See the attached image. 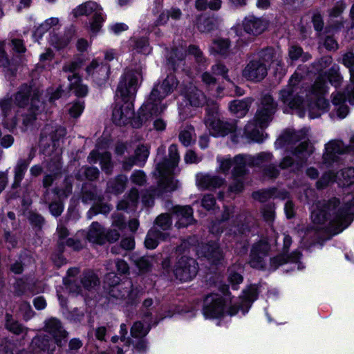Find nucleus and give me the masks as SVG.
I'll use <instances>...</instances> for the list:
<instances>
[{"label": "nucleus", "mask_w": 354, "mask_h": 354, "mask_svg": "<svg viewBox=\"0 0 354 354\" xmlns=\"http://www.w3.org/2000/svg\"><path fill=\"white\" fill-rule=\"evenodd\" d=\"M339 201L333 198L327 202H319L317 209L311 214L315 230H325L331 234H337L347 227L353 220L354 198L351 202L345 203L344 207H339Z\"/></svg>", "instance_id": "obj_1"}, {"label": "nucleus", "mask_w": 354, "mask_h": 354, "mask_svg": "<svg viewBox=\"0 0 354 354\" xmlns=\"http://www.w3.org/2000/svg\"><path fill=\"white\" fill-rule=\"evenodd\" d=\"M258 289L257 285L248 286L243 291V295L236 301L232 299L228 292H223L222 295H209L204 301L203 315L206 319H218L225 315L233 316L239 309L245 314L257 299Z\"/></svg>", "instance_id": "obj_2"}, {"label": "nucleus", "mask_w": 354, "mask_h": 354, "mask_svg": "<svg viewBox=\"0 0 354 354\" xmlns=\"http://www.w3.org/2000/svg\"><path fill=\"white\" fill-rule=\"evenodd\" d=\"M142 75L139 71L128 70L122 75L116 90V97L122 104L118 102L113 111L112 118L117 125H125L134 115L133 99L134 98Z\"/></svg>", "instance_id": "obj_3"}, {"label": "nucleus", "mask_w": 354, "mask_h": 354, "mask_svg": "<svg viewBox=\"0 0 354 354\" xmlns=\"http://www.w3.org/2000/svg\"><path fill=\"white\" fill-rule=\"evenodd\" d=\"M309 71L306 67H299L290 79L289 84L281 90L279 99L297 115L304 116L305 109L310 105V88L308 82L304 81L308 78Z\"/></svg>", "instance_id": "obj_4"}, {"label": "nucleus", "mask_w": 354, "mask_h": 354, "mask_svg": "<svg viewBox=\"0 0 354 354\" xmlns=\"http://www.w3.org/2000/svg\"><path fill=\"white\" fill-rule=\"evenodd\" d=\"M272 158L270 153L263 152L256 156L247 155H237L233 159L229 156H217L216 161L218 163L217 171L224 174H227L229 169L233 166V177L234 183L230 185L231 192H239L243 189V182L238 178L243 176L245 172V167L247 165H261Z\"/></svg>", "instance_id": "obj_5"}, {"label": "nucleus", "mask_w": 354, "mask_h": 354, "mask_svg": "<svg viewBox=\"0 0 354 354\" xmlns=\"http://www.w3.org/2000/svg\"><path fill=\"white\" fill-rule=\"evenodd\" d=\"M178 82L175 76L168 75L161 82L156 83L145 104L139 113V118L143 122L153 115H158L167 106V102L163 100L177 87Z\"/></svg>", "instance_id": "obj_6"}, {"label": "nucleus", "mask_w": 354, "mask_h": 354, "mask_svg": "<svg viewBox=\"0 0 354 354\" xmlns=\"http://www.w3.org/2000/svg\"><path fill=\"white\" fill-rule=\"evenodd\" d=\"M282 57L272 48H266L259 53L258 59L251 60L243 70V76L248 80L261 81L267 75L270 66L280 74L284 73Z\"/></svg>", "instance_id": "obj_7"}, {"label": "nucleus", "mask_w": 354, "mask_h": 354, "mask_svg": "<svg viewBox=\"0 0 354 354\" xmlns=\"http://www.w3.org/2000/svg\"><path fill=\"white\" fill-rule=\"evenodd\" d=\"M276 110V104L271 95L266 94L262 97L261 104L252 121L245 127V137L254 142H262L264 139L263 129L268 127Z\"/></svg>", "instance_id": "obj_8"}, {"label": "nucleus", "mask_w": 354, "mask_h": 354, "mask_svg": "<svg viewBox=\"0 0 354 354\" xmlns=\"http://www.w3.org/2000/svg\"><path fill=\"white\" fill-rule=\"evenodd\" d=\"M30 96H31V111L34 112V109H38L40 102L38 100V92L36 89H33L27 85L22 86L15 97V106H12L9 100H4L1 103V106L5 115V125L8 129H12L16 125V121L13 120L9 122L10 118L12 117V113H15L16 106L24 107L28 104Z\"/></svg>", "instance_id": "obj_9"}, {"label": "nucleus", "mask_w": 354, "mask_h": 354, "mask_svg": "<svg viewBox=\"0 0 354 354\" xmlns=\"http://www.w3.org/2000/svg\"><path fill=\"white\" fill-rule=\"evenodd\" d=\"M46 330L53 339L36 337L32 344L37 346L35 354H52L55 350V344L61 346L62 340L67 336L66 332L62 328L60 322L56 319H50L46 322Z\"/></svg>", "instance_id": "obj_10"}, {"label": "nucleus", "mask_w": 354, "mask_h": 354, "mask_svg": "<svg viewBox=\"0 0 354 354\" xmlns=\"http://www.w3.org/2000/svg\"><path fill=\"white\" fill-rule=\"evenodd\" d=\"M169 158L168 160L158 164L157 171L160 186L163 189L171 192L175 190L178 187L177 180L172 176L180 160L176 145H172L169 147Z\"/></svg>", "instance_id": "obj_11"}, {"label": "nucleus", "mask_w": 354, "mask_h": 354, "mask_svg": "<svg viewBox=\"0 0 354 354\" xmlns=\"http://www.w3.org/2000/svg\"><path fill=\"white\" fill-rule=\"evenodd\" d=\"M73 13L75 17L93 15L90 24V30L93 34L97 33L105 20V15L102 8L95 1H87L76 7Z\"/></svg>", "instance_id": "obj_12"}, {"label": "nucleus", "mask_w": 354, "mask_h": 354, "mask_svg": "<svg viewBox=\"0 0 354 354\" xmlns=\"http://www.w3.org/2000/svg\"><path fill=\"white\" fill-rule=\"evenodd\" d=\"M205 124L214 136H224L236 131V126L234 122H224L221 120L216 106H214L212 110H207Z\"/></svg>", "instance_id": "obj_13"}, {"label": "nucleus", "mask_w": 354, "mask_h": 354, "mask_svg": "<svg viewBox=\"0 0 354 354\" xmlns=\"http://www.w3.org/2000/svg\"><path fill=\"white\" fill-rule=\"evenodd\" d=\"M326 82L323 77H319L313 86H311V118L320 116L328 106L323 95L326 92Z\"/></svg>", "instance_id": "obj_14"}, {"label": "nucleus", "mask_w": 354, "mask_h": 354, "mask_svg": "<svg viewBox=\"0 0 354 354\" xmlns=\"http://www.w3.org/2000/svg\"><path fill=\"white\" fill-rule=\"evenodd\" d=\"M82 64L81 60H75L66 63L63 66V71L73 73L72 75L68 76V80L70 82V88L73 90L75 95L80 97H84L88 93L87 86L82 84L80 77L75 73Z\"/></svg>", "instance_id": "obj_15"}, {"label": "nucleus", "mask_w": 354, "mask_h": 354, "mask_svg": "<svg viewBox=\"0 0 354 354\" xmlns=\"http://www.w3.org/2000/svg\"><path fill=\"white\" fill-rule=\"evenodd\" d=\"M197 272L198 266L196 261L186 256L178 259L174 270L176 277L182 281L192 280L196 275Z\"/></svg>", "instance_id": "obj_16"}, {"label": "nucleus", "mask_w": 354, "mask_h": 354, "mask_svg": "<svg viewBox=\"0 0 354 354\" xmlns=\"http://www.w3.org/2000/svg\"><path fill=\"white\" fill-rule=\"evenodd\" d=\"M88 78L99 86L103 85L109 78L110 68L106 64L94 59L86 67Z\"/></svg>", "instance_id": "obj_17"}, {"label": "nucleus", "mask_w": 354, "mask_h": 354, "mask_svg": "<svg viewBox=\"0 0 354 354\" xmlns=\"http://www.w3.org/2000/svg\"><path fill=\"white\" fill-rule=\"evenodd\" d=\"M354 153V145L346 146L341 140H333L326 145L324 160L326 163L336 161L339 155Z\"/></svg>", "instance_id": "obj_18"}, {"label": "nucleus", "mask_w": 354, "mask_h": 354, "mask_svg": "<svg viewBox=\"0 0 354 354\" xmlns=\"http://www.w3.org/2000/svg\"><path fill=\"white\" fill-rule=\"evenodd\" d=\"M269 250V246L266 241H260L253 246L249 263L251 267L257 269H263L265 266V257Z\"/></svg>", "instance_id": "obj_19"}, {"label": "nucleus", "mask_w": 354, "mask_h": 354, "mask_svg": "<svg viewBox=\"0 0 354 354\" xmlns=\"http://www.w3.org/2000/svg\"><path fill=\"white\" fill-rule=\"evenodd\" d=\"M225 179L208 174H198L196 176V185L202 189L219 188L225 183Z\"/></svg>", "instance_id": "obj_20"}, {"label": "nucleus", "mask_w": 354, "mask_h": 354, "mask_svg": "<svg viewBox=\"0 0 354 354\" xmlns=\"http://www.w3.org/2000/svg\"><path fill=\"white\" fill-rule=\"evenodd\" d=\"M244 30L254 35L261 34L268 27L265 19L253 15L246 17L243 21Z\"/></svg>", "instance_id": "obj_21"}, {"label": "nucleus", "mask_w": 354, "mask_h": 354, "mask_svg": "<svg viewBox=\"0 0 354 354\" xmlns=\"http://www.w3.org/2000/svg\"><path fill=\"white\" fill-rule=\"evenodd\" d=\"M173 213L177 219L176 226L178 228L185 227L193 223V209L190 206H175Z\"/></svg>", "instance_id": "obj_22"}, {"label": "nucleus", "mask_w": 354, "mask_h": 354, "mask_svg": "<svg viewBox=\"0 0 354 354\" xmlns=\"http://www.w3.org/2000/svg\"><path fill=\"white\" fill-rule=\"evenodd\" d=\"M87 238L91 242L102 244L106 238L111 241L118 240L119 238V234L118 232H115L113 237H111L109 234L106 236L104 229L99 223H93L88 230Z\"/></svg>", "instance_id": "obj_23"}, {"label": "nucleus", "mask_w": 354, "mask_h": 354, "mask_svg": "<svg viewBox=\"0 0 354 354\" xmlns=\"http://www.w3.org/2000/svg\"><path fill=\"white\" fill-rule=\"evenodd\" d=\"M197 254L200 257L207 258L212 263H216L223 257V253L216 243L200 247L197 250Z\"/></svg>", "instance_id": "obj_24"}, {"label": "nucleus", "mask_w": 354, "mask_h": 354, "mask_svg": "<svg viewBox=\"0 0 354 354\" xmlns=\"http://www.w3.org/2000/svg\"><path fill=\"white\" fill-rule=\"evenodd\" d=\"M346 96L344 93L341 92H336L332 94V103L337 107V115L341 118H344L348 113V107L345 104L346 100L348 97H353V93L349 95L346 89ZM349 102V100H348Z\"/></svg>", "instance_id": "obj_25"}, {"label": "nucleus", "mask_w": 354, "mask_h": 354, "mask_svg": "<svg viewBox=\"0 0 354 354\" xmlns=\"http://www.w3.org/2000/svg\"><path fill=\"white\" fill-rule=\"evenodd\" d=\"M342 64L349 69L351 75V84L346 87L347 93L350 95L353 93V97H348L351 104H354V54L352 52H348L343 55Z\"/></svg>", "instance_id": "obj_26"}, {"label": "nucleus", "mask_w": 354, "mask_h": 354, "mask_svg": "<svg viewBox=\"0 0 354 354\" xmlns=\"http://www.w3.org/2000/svg\"><path fill=\"white\" fill-rule=\"evenodd\" d=\"M149 149L147 146L141 145L136 151V158H129L123 163V169L129 170L133 165H142L149 156Z\"/></svg>", "instance_id": "obj_27"}, {"label": "nucleus", "mask_w": 354, "mask_h": 354, "mask_svg": "<svg viewBox=\"0 0 354 354\" xmlns=\"http://www.w3.org/2000/svg\"><path fill=\"white\" fill-rule=\"evenodd\" d=\"M169 234L167 232H160L156 227H152L147 233L145 244L148 249H154L160 241L166 240Z\"/></svg>", "instance_id": "obj_28"}, {"label": "nucleus", "mask_w": 354, "mask_h": 354, "mask_svg": "<svg viewBox=\"0 0 354 354\" xmlns=\"http://www.w3.org/2000/svg\"><path fill=\"white\" fill-rule=\"evenodd\" d=\"M251 104L252 100L250 98L236 100L230 102L229 109L237 117L242 118L248 113Z\"/></svg>", "instance_id": "obj_29"}, {"label": "nucleus", "mask_w": 354, "mask_h": 354, "mask_svg": "<svg viewBox=\"0 0 354 354\" xmlns=\"http://www.w3.org/2000/svg\"><path fill=\"white\" fill-rule=\"evenodd\" d=\"M189 101L190 104L194 106H200L206 102V99L202 92L195 86H191L187 92L185 94Z\"/></svg>", "instance_id": "obj_30"}, {"label": "nucleus", "mask_w": 354, "mask_h": 354, "mask_svg": "<svg viewBox=\"0 0 354 354\" xmlns=\"http://www.w3.org/2000/svg\"><path fill=\"white\" fill-rule=\"evenodd\" d=\"M335 175L339 185L348 186L354 183V167L344 169Z\"/></svg>", "instance_id": "obj_31"}, {"label": "nucleus", "mask_w": 354, "mask_h": 354, "mask_svg": "<svg viewBox=\"0 0 354 354\" xmlns=\"http://www.w3.org/2000/svg\"><path fill=\"white\" fill-rule=\"evenodd\" d=\"M185 50L183 47L177 48L171 52L169 57V63L174 67V69L181 68L185 58Z\"/></svg>", "instance_id": "obj_32"}, {"label": "nucleus", "mask_w": 354, "mask_h": 354, "mask_svg": "<svg viewBox=\"0 0 354 354\" xmlns=\"http://www.w3.org/2000/svg\"><path fill=\"white\" fill-rule=\"evenodd\" d=\"M88 158L91 160V162H95L97 159H99L102 169L106 170V172L109 171L111 167V155L109 153L105 152L100 153L98 151L94 150L90 153Z\"/></svg>", "instance_id": "obj_33"}, {"label": "nucleus", "mask_w": 354, "mask_h": 354, "mask_svg": "<svg viewBox=\"0 0 354 354\" xmlns=\"http://www.w3.org/2000/svg\"><path fill=\"white\" fill-rule=\"evenodd\" d=\"M6 328L15 335L26 334L28 331L27 328L15 321L10 314L6 315Z\"/></svg>", "instance_id": "obj_34"}, {"label": "nucleus", "mask_w": 354, "mask_h": 354, "mask_svg": "<svg viewBox=\"0 0 354 354\" xmlns=\"http://www.w3.org/2000/svg\"><path fill=\"white\" fill-rule=\"evenodd\" d=\"M241 270L242 268L240 266H233L228 270V280L234 289H236V286L243 281Z\"/></svg>", "instance_id": "obj_35"}, {"label": "nucleus", "mask_w": 354, "mask_h": 354, "mask_svg": "<svg viewBox=\"0 0 354 354\" xmlns=\"http://www.w3.org/2000/svg\"><path fill=\"white\" fill-rule=\"evenodd\" d=\"M138 193L136 189H131L127 199L121 201L118 205V209H127L133 208L138 202Z\"/></svg>", "instance_id": "obj_36"}, {"label": "nucleus", "mask_w": 354, "mask_h": 354, "mask_svg": "<svg viewBox=\"0 0 354 354\" xmlns=\"http://www.w3.org/2000/svg\"><path fill=\"white\" fill-rule=\"evenodd\" d=\"M59 20L57 17H50L45 20L36 30V34L42 35L46 32L55 30L59 26Z\"/></svg>", "instance_id": "obj_37"}, {"label": "nucleus", "mask_w": 354, "mask_h": 354, "mask_svg": "<svg viewBox=\"0 0 354 354\" xmlns=\"http://www.w3.org/2000/svg\"><path fill=\"white\" fill-rule=\"evenodd\" d=\"M230 44L227 39H218L212 43L210 50L212 53L225 55L228 52Z\"/></svg>", "instance_id": "obj_38"}, {"label": "nucleus", "mask_w": 354, "mask_h": 354, "mask_svg": "<svg viewBox=\"0 0 354 354\" xmlns=\"http://www.w3.org/2000/svg\"><path fill=\"white\" fill-rule=\"evenodd\" d=\"M110 294L112 297L119 300H125L126 303L129 304V288H123L121 286H113L110 291Z\"/></svg>", "instance_id": "obj_39"}, {"label": "nucleus", "mask_w": 354, "mask_h": 354, "mask_svg": "<svg viewBox=\"0 0 354 354\" xmlns=\"http://www.w3.org/2000/svg\"><path fill=\"white\" fill-rule=\"evenodd\" d=\"M149 325L145 326L142 322H137L131 327V335L134 338H142L149 333Z\"/></svg>", "instance_id": "obj_40"}, {"label": "nucleus", "mask_w": 354, "mask_h": 354, "mask_svg": "<svg viewBox=\"0 0 354 354\" xmlns=\"http://www.w3.org/2000/svg\"><path fill=\"white\" fill-rule=\"evenodd\" d=\"M98 279L95 273L86 272L81 279L82 287L86 290H90L98 284Z\"/></svg>", "instance_id": "obj_41"}, {"label": "nucleus", "mask_w": 354, "mask_h": 354, "mask_svg": "<svg viewBox=\"0 0 354 354\" xmlns=\"http://www.w3.org/2000/svg\"><path fill=\"white\" fill-rule=\"evenodd\" d=\"M127 327L125 324H122L120 325V342L123 343V347L121 348L119 346H116L117 348V354H124L130 346V341L129 339L126 338L125 336L127 334Z\"/></svg>", "instance_id": "obj_42"}, {"label": "nucleus", "mask_w": 354, "mask_h": 354, "mask_svg": "<svg viewBox=\"0 0 354 354\" xmlns=\"http://www.w3.org/2000/svg\"><path fill=\"white\" fill-rule=\"evenodd\" d=\"M127 182V178L125 176L120 175L113 182H110L109 184V189L116 194L122 192Z\"/></svg>", "instance_id": "obj_43"}, {"label": "nucleus", "mask_w": 354, "mask_h": 354, "mask_svg": "<svg viewBox=\"0 0 354 354\" xmlns=\"http://www.w3.org/2000/svg\"><path fill=\"white\" fill-rule=\"evenodd\" d=\"M131 42L133 43V48L137 53H140L145 55H147L151 53V48L147 39L142 38L138 40L133 39Z\"/></svg>", "instance_id": "obj_44"}, {"label": "nucleus", "mask_w": 354, "mask_h": 354, "mask_svg": "<svg viewBox=\"0 0 354 354\" xmlns=\"http://www.w3.org/2000/svg\"><path fill=\"white\" fill-rule=\"evenodd\" d=\"M171 225V221L170 216L167 214L160 215L156 220V227L160 231H165L168 230Z\"/></svg>", "instance_id": "obj_45"}, {"label": "nucleus", "mask_w": 354, "mask_h": 354, "mask_svg": "<svg viewBox=\"0 0 354 354\" xmlns=\"http://www.w3.org/2000/svg\"><path fill=\"white\" fill-rule=\"evenodd\" d=\"M337 181L336 175L332 171H328L323 174L317 182L316 187L321 189L325 188L330 182Z\"/></svg>", "instance_id": "obj_46"}, {"label": "nucleus", "mask_w": 354, "mask_h": 354, "mask_svg": "<svg viewBox=\"0 0 354 354\" xmlns=\"http://www.w3.org/2000/svg\"><path fill=\"white\" fill-rule=\"evenodd\" d=\"M27 167L28 164L25 160H21L18 162L15 169V179L16 184L19 183L22 180Z\"/></svg>", "instance_id": "obj_47"}, {"label": "nucleus", "mask_w": 354, "mask_h": 354, "mask_svg": "<svg viewBox=\"0 0 354 354\" xmlns=\"http://www.w3.org/2000/svg\"><path fill=\"white\" fill-rule=\"evenodd\" d=\"M153 261L152 257H143L136 261V264L140 271L146 272L151 268Z\"/></svg>", "instance_id": "obj_48"}, {"label": "nucleus", "mask_w": 354, "mask_h": 354, "mask_svg": "<svg viewBox=\"0 0 354 354\" xmlns=\"http://www.w3.org/2000/svg\"><path fill=\"white\" fill-rule=\"evenodd\" d=\"M70 41L68 38H59L56 35H52L50 37L49 42L52 46L57 49L66 47Z\"/></svg>", "instance_id": "obj_49"}, {"label": "nucleus", "mask_w": 354, "mask_h": 354, "mask_svg": "<svg viewBox=\"0 0 354 354\" xmlns=\"http://www.w3.org/2000/svg\"><path fill=\"white\" fill-rule=\"evenodd\" d=\"M84 109V103L82 102H75L68 109V113L73 118L79 117Z\"/></svg>", "instance_id": "obj_50"}, {"label": "nucleus", "mask_w": 354, "mask_h": 354, "mask_svg": "<svg viewBox=\"0 0 354 354\" xmlns=\"http://www.w3.org/2000/svg\"><path fill=\"white\" fill-rule=\"evenodd\" d=\"M346 5L343 1H337L335 6L329 10V15L331 17H338L344 11Z\"/></svg>", "instance_id": "obj_51"}, {"label": "nucleus", "mask_w": 354, "mask_h": 354, "mask_svg": "<svg viewBox=\"0 0 354 354\" xmlns=\"http://www.w3.org/2000/svg\"><path fill=\"white\" fill-rule=\"evenodd\" d=\"M192 129H189V130H185L180 133L179 139L183 145L189 146L192 142Z\"/></svg>", "instance_id": "obj_52"}, {"label": "nucleus", "mask_w": 354, "mask_h": 354, "mask_svg": "<svg viewBox=\"0 0 354 354\" xmlns=\"http://www.w3.org/2000/svg\"><path fill=\"white\" fill-rule=\"evenodd\" d=\"M303 50L301 48L297 46H292L288 50L289 59L292 61L297 60L302 55Z\"/></svg>", "instance_id": "obj_53"}, {"label": "nucleus", "mask_w": 354, "mask_h": 354, "mask_svg": "<svg viewBox=\"0 0 354 354\" xmlns=\"http://www.w3.org/2000/svg\"><path fill=\"white\" fill-rule=\"evenodd\" d=\"M131 179L133 183L138 185H142L146 181L145 175L142 171L139 170L136 171L132 174Z\"/></svg>", "instance_id": "obj_54"}, {"label": "nucleus", "mask_w": 354, "mask_h": 354, "mask_svg": "<svg viewBox=\"0 0 354 354\" xmlns=\"http://www.w3.org/2000/svg\"><path fill=\"white\" fill-rule=\"evenodd\" d=\"M212 71L214 74L222 75L225 79L229 80L227 76L228 70L224 65L221 64H215L212 67Z\"/></svg>", "instance_id": "obj_55"}, {"label": "nucleus", "mask_w": 354, "mask_h": 354, "mask_svg": "<svg viewBox=\"0 0 354 354\" xmlns=\"http://www.w3.org/2000/svg\"><path fill=\"white\" fill-rule=\"evenodd\" d=\"M127 28L128 26L123 23H116L109 26V30L115 35H118L120 32L127 30Z\"/></svg>", "instance_id": "obj_56"}, {"label": "nucleus", "mask_w": 354, "mask_h": 354, "mask_svg": "<svg viewBox=\"0 0 354 354\" xmlns=\"http://www.w3.org/2000/svg\"><path fill=\"white\" fill-rule=\"evenodd\" d=\"M327 78L329 82L335 87L339 86L342 82V77L336 71L329 73Z\"/></svg>", "instance_id": "obj_57"}, {"label": "nucleus", "mask_w": 354, "mask_h": 354, "mask_svg": "<svg viewBox=\"0 0 354 354\" xmlns=\"http://www.w3.org/2000/svg\"><path fill=\"white\" fill-rule=\"evenodd\" d=\"M313 23L314 28L316 31L319 32L323 30L324 21L322 16L319 13H315L313 15Z\"/></svg>", "instance_id": "obj_58"}, {"label": "nucleus", "mask_w": 354, "mask_h": 354, "mask_svg": "<svg viewBox=\"0 0 354 354\" xmlns=\"http://www.w3.org/2000/svg\"><path fill=\"white\" fill-rule=\"evenodd\" d=\"M216 201L213 196L205 195L202 200V205L207 209H212L215 205Z\"/></svg>", "instance_id": "obj_59"}, {"label": "nucleus", "mask_w": 354, "mask_h": 354, "mask_svg": "<svg viewBox=\"0 0 354 354\" xmlns=\"http://www.w3.org/2000/svg\"><path fill=\"white\" fill-rule=\"evenodd\" d=\"M198 28L201 32L210 31L214 28L212 20L210 19H204L203 22L198 24Z\"/></svg>", "instance_id": "obj_60"}, {"label": "nucleus", "mask_w": 354, "mask_h": 354, "mask_svg": "<svg viewBox=\"0 0 354 354\" xmlns=\"http://www.w3.org/2000/svg\"><path fill=\"white\" fill-rule=\"evenodd\" d=\"M138 341L133 344L134 349L136 352L142 353L147 351V344L142 338H137Z\"/></svg>", "instance_id": "obj_61"}, {"label": "nucleus", "mask_w": 354, "mask_h": 354, "mask_svg": "<svg viewBox=\"0 0 354 354\" xmlns=\"http://www.w3.org/2000/svg\"><path fill=\"white\" fill-rule=\"evenodd\" d=\"M51 214L55 216H59L63 212V205L61 203H53L49 206Z\"/></svg>", "instance_id": "obj_62"}, {"label": "nucleus", "mask_w": 354, "mask_h": 354, "mask_svg": "<svg viewBox=\"0 0 354 354\" xmlns=\"http://www.w3.org/2000/svg\"><path fill=\"white\" fill-rule=\"evenodd\" d=\"M344 26V21L343 20L336 21L334 23L331 24L330 26H326L325 28V32L326 33L330 32L333 31H337L342 29Z\"/></svg>", "instance_id": "obj_63"}, {"label": "nucleus", "mask_w": 354, "mask_h": 354, "mask_svg": "<svg viewBox=\"0 0 354 354\" xmlns=\"http://www.w3.org/2000/svg\"><path fill=\"white\" fill-rule=\"evenodd\" d=\"M10 345L7 339H2L0 343V354H12Z\"/></svg>", "instance_id": "obj_64"}]
</instances>
